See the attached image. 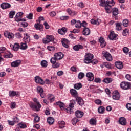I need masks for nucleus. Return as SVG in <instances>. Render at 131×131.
I'll return each mask as SVG.
<instances>
[{"label":"nucleus","mask_w":131,"mask_h":131,"mask_svg":"<svg viewBox=\"0 0 131 131\" xmlns=\"http://www.w3.org/2000/svg\"><path fill=\"white\" fill-rule=\"evenodd\" d=\"M119 122L121 125H126V119L124 117H121L119 119Z\"/></svg>","instance_id":"obj_24"},{"label":"nucleus","mask_w":131,"mask_h":131,"mask_svg":"<svg viewBox=\"0 0 131 131\" xmlns=\"http://www.w3.org/2000/svg\"><path fill=\"white\" fill-rule=\"evenodd\" d=\"M35 81L36 83L41 84V85H43L45 83V81H43V79H42V78H41V77H39V76H37L35 77Z\"/></svg>","instance_id":"obj_6"},{"label":"nucleus","mask_w":131,"mask_h":131,"mask_svg":"<svg viewBox=\"0 0 131 131\" xmlns=\"http://www.w3.org/2000/svg\"><path fill=\"white\" fill-rule=\"evenodd\" d=\"M123 25L125 27H127L128 25V20L127 19H124L123 20Z\"/></svg>","instance_id":"obj_54"},{"label":"nucleus","mask_w":131,"mask_h":131,"mask_svg":"<svg viewBox=\"0 0 131 131\" xmlns=\"http://www.w3.org/2000/svg\"><path fill=\"white\" fill-rule=\"evenodd\" d=\"M115 66L118 69H122L123 68V64L121 62H116Z\"/></svg>","instance_id":"obj_28"},{"label":"nucleus","mask_w":131,"mask_h":131,"mask_svg":"<svg viewBox=\"0 0 131 131\" xmlns=\"http://www.w3.org/2000/svg\"><path fill=\"white\" fill-rule=\"evenodd\" d=\"M86 77L88 81H93L94 79V74L92 72H88L86 74Z\"/></svg>","instance_id":"obj_10"},{"label":"nucleus","mask_w":131,"mask_h":131,"mask_svg":"<svg viewBox=\"0 0 131 131\" xmlns=\"http://www.w3.org/2000/svg\"><path fill=\"white\" fill-rule=\"evenodd\" d=\"M128 33V29H125V30H123L122 34L123 35H124V36L127 35Z\"/></svg>","instance_id":"obj_61"},{"label":"nucleus","mask_w":131,"mask_h":131,"mask_svg":"<svg viewBox=\"0 0 131 131\" xmlns=\"http://www.w3.org/2000/svg\"><path fill=\"white\" fill-rule=\"evenodd\" d=\"M40 120V117H39L38 116H36L34 118V122H35V123H36V122H39Z\"/></svg>","instance_id":"obj_55"},{"label":"nucleus","mask_w":131,"mask_h":131,"mask_svg":"<svg viewBox=\"0 0 131 131\" xmlns=\"http://www.w3.org/2000/svg\"><path fill=\"white\" fill-rule=\"evenodd\" d=\"M80 49H83V46L81 45H76L73 47L74 51H79Z\"/></svg>","instance_id":"obj_30"},{"label":"nucleus","mask_w":131,"mask_h":131,"mask_svg":"<svg viewBox=\"0 0 131 131\" xmlns=\"http://www.w3.org/2000/svg\"><path fill=\"white\" fill-rule=\"evenodd\" d=\"M4 58H6V59L13 58V54L10 52H7V53L4 55Z\"/></svg>","instance_id":"obj_35"},{"label":"nucleus","mask_w":131,"mask_h":131,"mask_svg":"<svg viewBox=\"0 0 131 131\" xmlns=\"http://www.w3.org/2000/svg\"><path fill=\"white\" fill-rule=\"evenodd\" d=\"M20 49V45L18 43H15L13 47V51H17Z\"/></svg>","instance_id":"obj_47"},{"label":"nucleus","mask_w":131,"mask_h":131,"mask_svg":"<svg viewBox=\"0 0 131 131\" xmlns=\"http://www.w3.org/2000/svg\"><path fill=\"white\" fill-rule=\"evenodd\" d=\"M129 49L127 47H124L123 48V52L124 53V54H126V55H127V54H128V52H129Z\"/></svg>","instance_id":"obj_56"},{"label":"nucleus","mask_w":131,"mask_h":131,"mask_svg":"<svg viewBox=\"0 0 131 131\" xmlns=\"http://www.w3.org/2000/svg\"><path fill=\"white\" fill-rule=\"evenodd\" d=\"M116 25V29L118 31H120L121 29H122V28L121 27L122 25V23H117L115 24Z\"/></svg>","instance_id":"obj_29"},{"label":"nucleus","mask_w":131,"mask_h":131,"mask_svg":"<svg viewBox=\"0 0 131 131\" xmlns=\"http://www.w3.org/2000/svg\"><path fill=\"white\" fill-rule=\"evenodd\" d=\"M103 57L105 58L107 61H112V56L109 52H104L103 53Z\"/></svg>","instance_id":"obj_13"},{"label":"nucleus","mask_w":131,"mask_h":131,"mask_svg":"<svg viewBox=\"0 0 131 131\" xmlns=\"http://www.w3.org/2000/svg\"><path fill=\"white\" fill-rule=\"evenodd\" d=\"M13 121L14 123L16 122H19L20 119H19V118L18 117V116L16 115V116H14L13 118Z\"/></svg>","instance_id":"obj_57"},{"label":"nucleus","mask_w":131,"mask_h":131,"mask_svg":"<svg viewBox=\"0 0 131 131\" xmlns=\"http://www.w3.org/2000/svg\"><path fill=\"white\" fill-rule=\"evenodd\" d=\"M75 100L79 106H83L84 105V101L81 97L79 96L76 97Z\"/></svg>","instance_id":"obj_8"},{"label":"nucleus","mask_w":131,"mask_h":131,"mask_svg":"<svg viewBox=\"0 0 131 131\" xmlns=\"http://www.w3.org/2000/svg\"><path fill=\"white\" fill-rule=\"evenodd\" d=\"M94 58V55L90 53H86L84 59V63L85 64H91V62Z\"/></svg>","instance_id":"obj_3"},{"label":"nucleus","mask_w":131,"mask_h":131,"mask_svg":"<svg viewBox=\"0 0 131 131\" xmlns=\"http://www.w3.org/2000/svg\"><path fill=\"white\" fill-rule=\"evenodd\" d=\"M91 24H93V25H99L101 23V20L100 19L94 20L92 19L91 20Z\"/></svg>","instance_id":"obj_31"},{"label":"nucleus","mask_w":131,"mask_h":131,"mask_svg":"<svg viewBox=\"0 0 131 131\" xmlns=\"http://www.w3.org/2000/svg\"><path fill=\"white\" fill-rule=\"evenodd\" d=\"M28 47L27 46V44H26V43L21 42L20 43L19 49H20V50H26Z\"/></svg>","instance_id":"obj_37"},{"label":"nucleus","mask_w":131,"mask_h":131,"mask_svg":"<svg viewBox=\"0 0 131 131\" xmlns=\"http://www.w3.org/2000/svg\"><path fill=\"white\" fill-rule=\"evenodd\" d=\"M47 50H48V51H55V47L51 46H48Z\"/></svg>","instance_id":"obj_58"},{"label":"nucleus","mask_w":131,"mask_h":131,"mask_svg":"<svg viewBox=\"0 0 131 131\" xmlns=\"http://www.w3.org/2000/svg\"><path fill=\"white\" fill-rule=\"evenodd\" d=\"M55 106H59L61 110H65L64 107V103L61 101H58L54 103Z\"/></svg>","instance_id":"obj_21"},{"label":"nucleus","mask_w":131,"mask_h":131,"mask_svg":"<svg viewBox=\"0 0 131 131\" xmlns=\"http://www.w3.org/2000/svg\"><path fill=\"white\" fill-rule=\"evenodd\" d=\"M126 108H127V109L128 110L130 111L131 110V103H127L126 104Z\"/></svg>","instance_id":"obj_64"},{"label":"nucleus","mask_w":131,"mask_h":131,"mask_svg":"<svg viewBox=\"0 0 131 131\" xmlns=\"http://www.w3.org/2000/svg\"><path fill=\"white\" fill-rule=\"evenodd\" d=\"M120 88L122 90H126L131 89V83L128 82L123 81L120 83Z\"/></svg>","instance_id":"obj_4"},{"label":"nucleus","mask_w":131,"mask_h":131,"mask_svg":"<svg viewBox=\"0 0 131 131\" xmlns=\"http://www.w3.org/2000/svg\"><path fill=\"white\" fill-rule=\"evenodd\" d=\"M69 107L66 109V111L67 113H69V114H72V113H73V109H72V108L74 107V103L73 102H71L69 104Z\"/></svg>","instance_id":"obj_5"},{"label":"nucleus","mask_w":131,"mask_h":131,"mask_svg":"<svg viewBox=\"0 0 131 131\" xmlns=\"http://www.w3.org/2000/svg\"><path fill=\"white\" fill-rule=\"evenodd\" d=\"M83 35H90L91 34V30L89 28H84L82 31Z\"/></svg>","instance_id":"obj_18"},{"label":"nucleus","mask_w":131,"mask_h":131,"mask_svg":"<svg viewBox=\"0 0 131 131\" xmlns=\"http://www.w3.org/2000/svg\"><path fill=\"white\" fill-rule=\"evenodd\" d=\"M78 121H79V120L77 118L74 117L72 119V123L73 125H76V123H77Z\"/></svg>","instance_id":"obj_43"},{"label":"nucleus","mask_w":131,"mask_h":131,"mask_svg":"<svg viewBox=\"0 0 131 131\" xmlns=\"http://www.w3.org/2000/svg\"><path fill=\"white\" fill-rule=\"evenodd\" d=\"M22 16H23V12L17 13L15 16V21L16 22H20V19L22 18Z\"/></svg>","instance_id":"obj_22"},{"label":"nucleus","mask_w":131,"mask_h":131,"mask_svg":"<svg viewBox=\"0 0 131 131\" xmlns=\"http://www.w3.org/2000/svg\"><path fill=\"white\" fill-rule=\"evenodd\" d=\"M108 38L111 40H117V35L115 34L114 32H111L108 36Z\"/></svg>","instance_id":"obj_14"},{"label":"nucleus","mask_w":131,"mask_h":131,"mask_svg":"<svg viewBox=\"0 0 131 131\" xmlns=\"http://www.w3.org/2000/svg\"><path fill=\"white\" fill-rule=\"evenodd\" d=\"M113 100H119L120 99V94L117 91L114 92L112 96Z\"/></svg>","instance_id":"obj_12"},{"label":"nucleus","mask_w":131,"mask_h":131,"mask_svg":"<svg viewBox=\"0 0 131 131\" xmlns=\"http://www.w3.org/2000/svg\"><path fill=\"white\" fill-rule=\"evenodd\" d=\"M75 115L77 118H81V117L83 116V112L80 111H77L75 112Z\"/></svg>","instance_id":"obj_27"},{"label":"nucleus","mask_w":131,"mask_h":131,"mask_svg":"<svg viewBox=\"0 0 131 131\" xmlns=\"http://www.w3.org/2000/svg\"><path fill=\"white\" fill-rule=\"evenodd\" d=\"M48 100L50 101V103L54 102L55 101V96H54L53 95H50L48 97Z\"/></svg>","instance_id":"obj_49"},{"label":"nucleus","mask_w":131,"mask_h":131,"mask_svg":"<svg viewBox=\"0 0 131 131\" xmlns=\"http://www.w3.org/2000/svg\"><path fill=\"white\" fill-rule=\"evenodd\" d=\"M41 66L46 68L48 67V62L46 60H42L40 63Z\"/></svg>","instance_id":"obj_46"},{"label":"nucleus","mask_w":131,"mask_h":131,"mask_svg":"<svg viewBox=\"0 0 131 131\" xmlns=\"http://www.w3.org/2000/svg\"><path fill=\"white\" fill-rule=\"evenodd\" d=\"M34 103H32L30 105L31 109L34 111H39L41 108V104L39 103L38 99L36 98H34L33 99Z\"/></svg>","instance_id":"obj_1"},{"label":"nucleus","mask_w":131,"mask_h":131,"mask_svg":"<svg viewBox=\"0 0 131 131\" xmlns=\"http://www.w3.org/2000/svg\"><path fill=\"white\" fill-rule=\"evenodd\" d=\"M47 36V39H48L49 43L50 42H53L54 43V39L55 37L53 35H46Z\"/></svg>","instance_id":"obj_38"},{"label":"nucleus","mask_w":131,"mask_h":131,"mask_svg":"<svg viewBox=\"0 0 131 131\" xmlns=\"http://www.w3.org/2000/svg\"><path fill=\"white\" fill-rule=\"evenodd\" d=\"M42 42L43 43H44L45 45H47L48 43H49V39H48V37L46 35L45 38H43L42 39Z\"/></svg>","instance_id":"obj_52"},{"label":"nucleus","mask_w":131,"mask_h":131,"mask_svg":"<svg viewBox=\"0 0 131 131\" xmlns=\"http://www.w3.org/2000/svg\"><path fill=\"white\" fill-rule=\"evenodd\" d=\"M61 41L63 47H64L66 49H68V43L69 42L68 41V40H67V39L66 38H62L61 39Z\"/></svg>","instance_id":"obj_16"},{"label":"nucleus","mask_w":131,"mask_h":131,"mask_svg":"<svg viewBox=\"0 0 131 131\" xmlns=\"http://www.w3.org/2000/svg\"><path fill=\"white\" fill-rule=\"evenodd\" d=\"M98 112H99L100 114H103L104 112H105V107L104 106H100L98 107Z\"/></svg>","instance_id":"obj_39"},{"label":"nucleus","mask_w":131,"mask_h":131,"mask_svg":"<svg viewBox=\"0 0 131 131\" xmlns=\"http://www.w3.org/2000/svg\"><path fill=\"white\" fill-rule=\"evenodd\" d=\"M1 7L3 10H6V9H9L11 8V4L8 3H3L1 4Z\"/></svg>","instance_id":"obj_15"},{"label":"nucleus","mask_w":131,"mask_h":131,"mask_svg":"<svg viewBox=\"0 0 131 131\" xmlns=\"http://www.w3.org/2000/svg\"><path fill=\"white\" fill-rule=\"evenodd\" d=\"M24 41L26 43L30 42V36L29 34H26L24 37Z\"/></svg>","instance_id":"obj_25"},{"label":"nucleus","mask_w":131,"mask_h":131,"mask_svg":"<svg viewBox=\"0 0 131 131\" xmlns=\"http://www.w3.org/2000/svg\"><path fill=\"white\" fill-rule=\"evenodd\" d=\"M104 7L105 10L106 11V13H107V14H110V13H111V11L110 10L112 7L109 5H105Z\"/></svg>","instance_id":"obj_45"},{"label":"nucleus","mask_w":131,"mask_h":131,"mask_svg":"<svg viewBox=\"0 0 131 131\" xmlns=\"http://www.w3.org/2000/svg\"><path fill=\"white\" fill-rule=\"evenodd\" d=\"M112 80L113 79L111 78H106L103 80V82H105V83L108 84L112 82Z\"/></svg>","instance_id":"obj_40"},{"label":"nucleus","mask_w":131,"mask_h":131,"mask_svg":"<svg viewBox=\"0 0 131 131\" xmlns=\"http://www.w3.org/2000/svg\"><path fill=\"white\" fill-rule=\"evenodd\" d=\"M90 123L91 125H96L97 124V120L92 118L90 120Z\"/></svg>","instance_id":"obj_41"},{"label":"nucleus","mask_w":131,"mask_h":131,"mask_svg":"<svg viewBox=\"0 0 131 131\" xmlns=\"http://www.w3.org/2000/svg\"><path fill=\"white\" fill-rule=\"evenodd\" d=\"M113 16H117L118 15V9L117 8H114L112 9Z\"/></svg>","instance_id":"obj_36"},{"label":"nucleus","mask_w":131,"mask_h":131,"mask_svg":"<svg viewBox=\"0 0 131 131\" xmlns=\"http://www.w3.org/2000/svg\"><path fill=\"white\" fill-rule=\"evenodd\" d=\"M53 64V68H58V67H60V63L57 62V63H52Z\"/></svg>","instance_id":"obj_60"},{"label":"nucleus","mask_w":131,"mask_h":131,"mask_svg":"<svg viewBox=\"0 0 131 131\" xmlns=\"http://www.w3.org/2000/svg\"><path fill=\"white\" fill-rule=\"evenodd\" d=\"M37 92L38 94H40L43 93V89L41 86H37Z\"/></svg>","instance_id":"obj_51"},{"label":"nucleus","mask_w":131,"mask_h":131,"mask_svg":"<svg viewBox=\"0 0 131 131\" xmlns=\"http://www.w3.org/2000/svg\"><path fill=\"white\" fill-rule=\"evenodd\" d=\"M4 36L5 37L8 38L9 39H13L15 36L14 34L8 31H6L4 32Z\"/></svg>","instance_id":"obj_11"},{"label":"nucleus","mask_w":131,"mask_h":131,"mask_svg":"<svg viewBox=\"0 0 131 131\" xmlns=\"http://www.w3.org/2000/svg\"><path fill=\"white\" fill-rule=\"evenodd\" d=\"M82 88V84L81 83H78L74 85V88L76 90H80Z\"/></svg>","instance_id":"obj_34"},{"label":"nucleus","mask_w":131,"mask_h":131,"mask_svg":"<svg viewBox=\"0 0 131 131\" xmlns=\"http://www.w3.org/2000/svg\"><path fill=\"white\" fill-rule=\"evenodd\" d=\"M95 104L97 105H102L103 104V102H102V100L101 99H97L95 101Z\"/></svg>","instance_id":"obj_53"},{"label":"nucleus","mask_w":131,"mask_h":131,"mask_svg":"<svg viewBox=\"0 0 131 131\" xmlns=\"http://www.w3.org/2000/svg\"><path fill=\"white\" fill-rule=\"evenodd\" d=\"M47 122L49 123V124H53L54 122H55V119L53 117H49L47 119Z\"/></svg>","instance_id":"obj_33"},{"label":"nucleus","mask_w":131,"mask_h":131,"mask_svg":"<svg viewBox=\"0 0 131 131\" xmlns=\"http://www.w3.org/2000/svg\"><path fill=\"white\" fill-rule=\"evenodd\" d=\"M99 3L100 7H105L107 5V2L105 0H99Z\"/></svg>","instance_id":"obj_44"},{"label":"nucleus","mask_w":131,"mask_h":131,"mask_svg":"<svg viewBox=\"0 0 131 131\" xmlns=\"http://www.w3.org/2000/svg\"><path fill=\"white\" fill-rule=\"evenodd\" d=\"M18 126L20 128H26V127H27V126L24 123H19L18 124Z\"/></svg>","instance_id":"obj_48"},{"label":"nucleus","mask_w":131,"mask_h":131,"mask_svg":"<svg viewBox=\"0 0 131 131\" xmlns=\"http://www.w3.org/2000/svg\"><path fill=\"white\" fill-rule=\"evenodd\" d=\"M67 13L69 14L72 17H74L77 15V12L76 11H72L70 8H68L66 10Z\"/></svg>","instance_id":"obj_17"},{"label":"nucleus","mask_w":131,"mask_h":131,"mask_svg":"<svg viewBox=\"0 0 131 131\" xmlns=\"http://www.w3.org/2000/svg\"><path fill=\"white\" fill-rule=\"evenodd\" d=\"M69 19V16H63L60 17V20H68Z\"/></svg>","instance_id":"obj_63"},{"label":"nucleus","mask_w":131,"mask_h":131,"mask_svg":"<svg viewBox=\"0 0 131 131\" xmlns=\"http://www.w3.org/2000/svg\"><path fill=\"white\" fill-rule=\"evenodd\" d=\"M9 97L14 98V97H20V93L16 91H10L9 92Z\"/></svg>","instance_id":"obj_7"},{"label":"nucleus","mask_w":131,"mask_h":131,"mask_svg":"<svg viewBox=\"0 0 131 131\" xmlns=\"http://www.w3.org/2000/svg\"><path fill=\"white\" fill-rule=\"evenodd\" d=\"M34 27L36 30H39V31H43V25L39 24V23H36L34 25Z\"/></svg>","instance_id":"obj_9"},{"label":"nucleus","mask_w":131,"mask_h":131,"mask_svg":"<svg viewBox=\"0 0 131 131\" xmlns=\"http://www.w3.org/2000/svg\"><path fill=\"white\" fill-rule=\"evenodd\" d=\"M99 42L101 43V48H104V47H106V43L105 42V40L104 39V38H103V37H101L99 39Z\"/></svg>","instance_id":"obj_26"},{"label":"nucleus","mask_w":131,"mask_h":131,"mask_svg":"<svg viewBox=\"0 0 131 131\" xmlns=\"http://www.w3.org/2000/svg\"><path fill=\"white\" fill-rule=\"evenodd\" d=\"M20 64H21V60H17L12 62L11 65L12 67H18V66H20Z\"/></svg>","instance_id":"obj_19"},{"label":"nucleus","mask_w":131,"mask_h":131,"mask_svg":"<svg viewBox=\"0 0 131 131\" xmlns=\"http://www.w3.org/2000/svg\"><path fill=\"white\" fill-rule=\"evenodd\" d=\"M84 76H85V75L83 73L80 72L78 75V79H80V80H81V79L84 78Z\"/></svg>","instance_id":"obj_42"},{"label":"nucleus","mask_w":131,"mask_h":131,"mask_svg":"<svg viewBox=\"0 0 131 131\" xmlns=\"http://www.w3.org/2000/svg\"><path fill=\"white\" fill-rule=\"evenodd\" d=\"M76 28H81V22H80V20H78L77 23H76V25H75Z\"/></svg>","instance_id":"obj_50"},{"label":"nucleus","mask_w":131,"mask_h":131,"mask_svg":"<svg viewBox=\"0 0 131 131\" xmlns=\"http://www.w3.org/2000/svg\"><path fill=\"white\" fill-rule=\"evenodd\" d=\"M70 93L73 96V97H75V99L76 98V97H78V93H77V91L75 90V89H72L70 90Z\"/></svg>","instance_id":"obj_23"},{"label":"nucleus","mask_w":131,"mask_h":131,"mask_svg":"<svg viewBox=\"0 0 131 131\" xmlns=\"http://www.w3.org/2000/svg\"><path fill=\"white\" fill-rule=\"evenodd\" d=\"M64 58V54L62 52H58L54 54V57H52L50 59V62L52 64H55L56 61H60Z\"/></svg>","instance_id":"obj_2"},{"label":"nucleus","mask_w":131,"mask_h":131,"mask_svg":"<svg viewBox=\"0 0 131 131\" xmlns=\"http://www.w3.org/2000/svg\"><path fill=\"white\" fill-rule=\"evenodd\" d=\"M15 11H11V12L9 13V17H10L11 19L14 18V15H15Z\"/></svg>","instance_id":"obj_59"},{"label":"nucleus","mask_w":131,"mask_h":131,"mask_svg":"<svg viewBox=\"0 0 131 131\" xmlns=\"http://www.w3.org/2000/svg\"><path fill=\"white\" fill-rule=\"evenodd\" d=\"M115 5V2L113 0H107L106 1V6H110V7H113Z\"/></svg>","instance_id":"obj_32"},{"label":"nucleus","mask_w":131,"mask_h":131,"mask_svg":"<svg viewBox=\"0 0 131 131\" xmlns=\"http://www.w3.org/2000/svg\"><path fill=\"white\" fill-rule=\"evenodd\" d=\"M67 28L63 27L61 29H59L58 30V32L59 34H61V35H64L66 32H67Z\"/></svg>","instance_id":"obj_20"},{"label":"nucleus","mask_w":131,"mask_h":131,"mask_svg":"<svg viewBox=\"0 0 131 131\" xmlns=\"http://www.w3.org/2000/svg\"><path fill=\"white\" fill-rule=\"evenodd\" d=\"M91 63L92 64V65H96V64H98V59H92Z\"/></svg>","instance_id":"obj_62"}]
</instances>
